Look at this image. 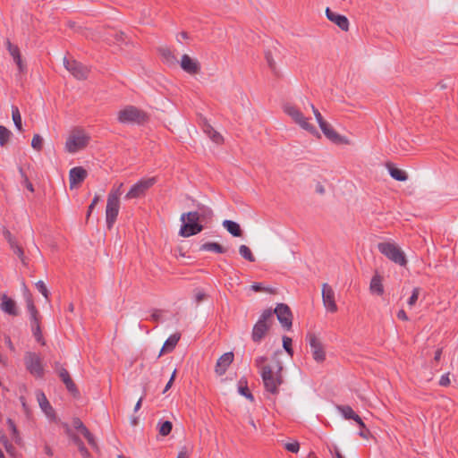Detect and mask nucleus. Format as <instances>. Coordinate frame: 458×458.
Masks as SVG:
<instances>
[{"label": "nucleus", "instance_id": "obj_17", "mask_svg": "<svg viewBox=\"0 0 458 458\" xmlns=\"http://www.w3.org/2000/svg\"><path fill=\"white\" fill-rule=\"evenodd\" d=\"M88 172L81 166H76L69 172L70 188L73 189L80 185L87 177Z\"/></svg>", "mask_w": 458, "mask_h": 458}, {"label": "nucleus", "instance_id": "obj_1", "mask_svg": "<svg viewBox=\"0 0 458 458\" xmlns=\"http://www.w3.org/2000/svg\"><path fill=\"white\" fill-rule=\"evenodd\" d=\"M212 211L208 210L207 215H211ZM206 216V212L199 213L197 211H191L182 213L180 217L182 226L179 231V235L182 237H190L196 235L203 230V225L199 224V221Z\"/></svg>", "mask_w": 458, "mask_h": 458}, {"label": "nucleus", "instance_id": "obj_25", "mask_svg": "<svg viewBox=\"0 0 458 458\" xmlns=\"http://www.w3.org/2000/svg\"><path fill=\"white\" fill-rule=\"evenodd\" d=\"M158 52L166 65L175 66L177 64L178 61L170 48L163 47L158 49Z\"/></svg>", "mask_w": 458, "mask_h": 458}, {"label": "nucleus", "instance_id": "obj_22", "mask_svg": "<svg viewBox=\"0 0 458 458\" xmlns=\"http://www.w3.org/2000/svg\"><path fill=\"white\" fill-rule=\"evenodd\" d=\"M37 395V400L38 402V404L41 408V410L44 411V413L48 417V418H53L55 416V412H54V410L51 406V404L49 403L48 400L47 399L45 394L43 392H37L36 394Z\"/></svg>", "mask_w": 458, "mask_h": 458}, {"label": "nucleus", "instance_id": "obj_57", "mask_svg": "<svg viewBox=\"0 0 458 458\" xmlns=\"http://www.w3.org/2000/svg\"><path fill=\"white\" fill-rule=\"evenodd\" d=\"M177 458H189V453L185 447H183L178 454Z\"/></svg>", "mask_w": 458, "mask_h": 458}, {"label": "nucleus", "instance_id": "obj_27", "mask_svg": "<svg viewBox=\"0 0 458 458\" xmlns=\"http://www.w3.org/2000/svg\"><path fill=\"white\" fill-rule=\"evenodd\" d=\"M222 225L233 236L241 237L242 235V231L239 224L236 222L232 220H224Z\"/></svg>", "mask_w": 458, "mask_h": 458}, {"label": "nucleus", "instance_id": "obj_54", "mask_svg": "<svg viewBox=\"0 0 458 458\" xmlns=\"http://www.w3.org/2000/svg\"><path fill=\"white\" fill-rule=\"evenodd\" d=\"M4 238L7 240V242H9L10 246L13 245L15 242V240L13 239V235L11 234V233L4 229Z\"/></svg>", "mask_w": 458, "mask_h": 458}, {"label": "nucleus", "instance_id": "obj_8", "mask_svg": "<svg viewBox=\"0 0 458 458\" xmlns=\"http://www.w3.org/2000/svg\"><path fill=\"white\" fill-rule=\"evenodd\" d=\"M272 324L273 311L270 309L265 310L253 327L251 333L252 341L255 343H259L266 336Z\"/></svg>", "mask_w": 458, "mask_h": 458}, {"label": "nucleus", "instance_id": "obj_9", "mask_svg": "<svg viewBox=\"0 0 458 458\" xmlns=\"http://www.w3.org/2000/svg\"><path fill=\"white\" fill-rule=\"evenodd\" d=\"M117 119L121 123H141L146 121L147 116L137 107L128 106L118 112Z\"/></svg>", "mask_w": 458, "mask_h": 458}, {"label": "nucleus", "instance_id": "obj_58", "mask_svg": "<svg viewBox=\"0 0 458 458\" xmlns=\"http://www.w3.org/2000/svg\"><path fill=\"white\" fill-rule=\"evenodd\" d=\"M397 318L399 319L403 320V321H407L408 320V317H407V315H406V313H405V311L403 310H401L398 311Z\"/></svg>", "mask_w": 458, "mask_h": 458}, {"label": "nucleus", "instance_id": "obj_28", "mask_svg": "<svg viewBox=\"0 0 458 458\" xmlns=\"http://www.w3.org/2000/svg\"><path fill=\"white\" fill-rule=\"evenodd\" d=\"M204 132L216 144L223 143V141H224L223 136L218 131H216L211 125H206L204 128Z\"/></svg>", "mask_w": 458, "mask_h": 458}, {"label": "nucleus", "instance_id": "obj_24", "mask_svg": "<svg viewBox=\"0 0 458 458\" xmlns=\"http://www.w3.org/2000/svg\"><path fill=\"white\" fill-rule=\"evenodd\" d=\"M382 281L383 277L378 273L373 276L369 284V291L372 294L382 295L384 293Z\"/></svg>", "mask_w": 458, "mask_h": 458}, {"label": "nucleus", "instance_id": "obj_6", "mask_svg": "<svg viewBox=\"0 0 458 458\" xmlns=\"http://www.w3.org/2000/svg\"><path fill=\"white\" fill-rule=\"evenodd\" d=\"M283 366L277 362L276 371H273L270 366H264L261 371V377L266 390L273 394L278 393V387L283 384Z\"/></svg>", "mask_w": 458, "mask_h": 458}, {"label": "nucleus", "instance_id": "obj_42", "mask_svg": "<svg viewBox=\"0 0 458 458\" xmlns=\"http://www.w3.org/2000/svg\"><path fill=\"white\" fill-rule=\"evenodd\" d=\"M292 342H293L292 338H290L288 336L283 337V347L290 356L293 355V350L292 348Z\"/></svg>", "mask_w": 458, "mask_h": 458}, {"label": "nucleus", "instance_id": "obj_55", "mask_svg": "<svg viewBox=\"0 0 458 458\" xmlns=\"http://www.w3.org/2000/svg\"><path fill=\"white\" fill-rule=\"evenodd\" d=\"M439 384L444 386H448L450 384L449 375L448 374L443 375L439 380Z\"/></svg>", "mask_w": 458, "mask_h": 458}, {"label": "nucleus", "instance_id": "obj_40", "mask_svg": "<svg viewBox=\"0 0 458 458\" xmlns=\"http://www.w3.org/2000/svg\"><path fill=\"white\" fill-rule=\"evenodd\" d=\"M5 45H6L9 54L12 55L13 58L21 55L19 47L15 45H13L10 40H6Z\"/></svg>", "mask_w": 458, "mask_h": 458}, {"label": "nucleus", "instance_id": "obj_62", "mask_svg": "<svg viewBox=\"0 0 458 458\" xmlns=\"http://www.w3.org/2000/svg\"><path fill=\"white\" fill-rule=\"evenodd\" d=\"M7 442H9L7 437L0 430V443L5 445Z\"/></svg>", "mask_w": 458, "mask_h": 458}, {"label": "nucleus", "instance_id": "obj_29", "mask_svg": "<svg viewBox=\"0 0 458 458\" xmlns=\"http://www.w3.org/2000/svg\"><path fill=\"white\" fill-rule=\"evenodd\" d=\"M202 251H213L216 253H225L226 249L217 242H206L199 247Z\"/></svg>", "mask_w": 458, "mask_h": 458}, {"label": "nucleus", "instance_id": "obj_61", "mask_svg": "<svg viewBox=\"0 0 458 458\" xmlns=\"http://www.w3.org/2000/svg\"><path fill=\"white\" fill-rule=\"evenodd\" d=\"M71 438H72V442H73L77 446H79V445H82V444H83V443H82V441L80 439V437H77V436H75V435H71Z\"/></svg>", "mask_w": 458, "mask_h": 458}, {"label": "nucleus", "instance_id": "obj_47", "mask_svg": "<svg viewBox=\"0 0 458 458\" xmlns=\"http://www.w3.org/2000/svg\"><path fill=\"white\" fill-rule=\"evenodd\" d=\"M284 448L291 453H298L300 449V444L297 441L292 442V443H286L284 445Z\"/></svg>", "mask_w": 458, "mask_h": 458}, {"label": "nucleus", "instance_id": "obj_4", "mask_svg": "<svg viewBox=\"0 0 458 458\" xmlns=\"http://www.w3.org/2000/svg\"><path fill=\"white\" fill-rule=\"evenodd\" d=\"M284 113L288 115L293 123L298 125L301 129L308 131L312 135H318L316 127L310 123V118L306 117L303 112L295 104L285 103L283 105Z\"/></svg>", "mask_w": 458, "mask_h": 458}, {"label": "nucleus", "instance_id": "obj_36", "mask_svg": "<svg viewBox=\"0 0 458 458\" xmlns=\"http://www.w3.org/2000/svg\"><path fill=\"white\" fill-rule=\"evenodd\" d=\"M7 424H8L9 429L11 430V432L13 434V438L14 442L16 444H21V438L19 435L18 429H17L14 422L11 419H8Z\"/></svg>", "mask_w": 458, "mask_h": 458}, {"label": "nucleus", "instance_id": "obj_11", "mask_svg": "<svg viewBox=\"0 0 458 458\" xmlns=\"http://www.w3.org/2000/svg\"><path fill=\"white\" fill-rule=\"evenodd\" d=\"M307 340L313 360L317 363H323L326 360L327 354L322 341L315 334H308Z\"/></svg>", "mask_w": 458, "mask_h": 458}, {"label": "nucleus", "instance_id": "obj_18", "mask_svg": "<svg viewBox=\"0 0 458 458\" xmlns=\"http://www.w3.org/2000/svg\"><path fill=\"white\" fill-rule=\"evenodd\" d=\"M325 13L327 18L338 26L342 30L347 31L349 30V21L344 15L332 12L329 7L326 8Z\"/></svg>", "mask_w": 458, "mask_h": 458}, {"label": "nucleus", "instance_id": "obj_12", "mask_svg": "<svg viewBox=\"0 0 458 458\" xmlns=\"http://www.w3.org/2000/svg\"><path fill=\"white\" fill-rule=\"evenodd\" d=\"M156 182V179L147 178L139 181L137 183L133 184L130 191L125 194V199H132L143 197L147 191L151 188Z\"/></svg>", "mask_w": 458, "mask_h": 458}, {"label": "nucleus", "instance_id": "obj_30", "mask_svg": "<svg viewBox=\"0 0 458 458\" xmlns=\"http://www.w3.org/2000/svg\"><path fill=\"white\" fill-rule=\"evenodd\" d=\"M388 170L390 175L396 181L404 182L408 178L406 172L403 170L393 166H388Z\"/></svg>", "mask_w": 458, "mask_h": 458}, {"label": "nucleus", "instance_id": "obj_3", "mask_svg": "<svg viewBox=\"0 0 458 458\" xmlns=\"http://www.w3.org/2000/svg\"><path fill=\"white\" fill-rule=\"evenodd\" d=\"M90 141V135L82 128L75 127L70 131L64 145V149L70 154L85 149Z\"/></svg>", "mask_w": 458, "mask_h": 458}, {"label": "nucleus", "instance_id": "obj_37", "mask_svg": "<svg viewBox=\"0 0 458 458\" xmlns=\"http://www.w3.org/2000/svg\"><path fill=\"white\" fill-rule=\"evenodd\" d=\"M27 307L30 313V319L31 320L38 319V310L30 298H28V300H27Z\"/></svg>", "mask_w": 458, "mask_h": 458}, {"label": "nucleus", "instance_id": "obj_15", "mask_svg": "<svg viewBox=\"0 0 458 458\" xmlns=\"http://www.w3.org/2000/svg\"><path fill=\"white\" fill-rule=\"evenodd\" d=\"M322 301L323 305L327 311L331 313L337 311L335 291L327 283L322 284Z\"/></svg>", "mask_w": 458, "mask_h": 458}, {"label": "nucleus", "instance_id": "obj_13", "mask_svg": "<svg viewBox=\"0 0 458 458\" xmlns=\"http://www.w3.org/2000/svg\"><path fill=\"white\" fill-rule=\"evenodd\" d=\"M64 65L78 80H85L89 75V70L76 60H69L64 57Z\"/></svg>", "mask_w": 458, "mask_h": 458}, {"label": "nucleus", "instance_id": "obj_23", "mask_svg": "<svg viewBox=\"0 0 458 458\" xmlns=\"http://www.w3.org/2000/svg\"><path fill=\"white\" fill-rule=\"evenodd\" d=\"M1 299L2 302L0 304V307L4 312L12 316L18 315L16 303L13 300L9 298L6 294H4Z\"/></svg>", "mask_w": 458, "mask_h": 458}, {"label": "nucleus", "instance_id": "obj_35", "mask_svg": "<svg viewBox=\"0 0 458 458\" xmlns=\"http://www.w3.org/2000/svg\"><path fill=\"white\" fill-rule=\"evenodd\" d=\"M239 253L243 259H247L248 261H250V262L255 261V258H254L250 249L248 246H246L244 244L241 245L239 247Z\"/></svg>", "mask_w": 458, "mask_h": 458}, {"label": "nucleus", "instance_id": "obj_39", "mask_svg": "<svg viewBox=\"0 0 458 458\" xmlns=\"http://www.w3.org/2000/svg\"><path fill=\"white\" fill-rule=\"evenodd\" d=\"M42 146H43V139L40 135L38 134H35L32 138V140H31V147L39 151L41 150L42 148Z\"/></svg>", "mask_w": 458, "mask_h": 458}, {"label": "nucleus", "instance_id": "obj_53", "mask_svg": "<svg viewBox=\"0 0 458 458\" xmlns=\"http://www.w3.org/2000/svg\"><path fill=\"white\" fill-rule=\"evenodd\" d=\"M267 358L265 356H259L255 359V364L258 368H259L262 370V368L264 367L263 364L266 362Z\"/></svg>", "mask_w": 458, "mask_h": 458}, {"label": "nucleus", "instance_id": "obj_21", "mask_svg": "<svg viewBox=\"0 0 458 458\" xmlns=\"http://www.w3.org/2000/svg\"><path fill=\"white\" fill-rule=\"evenodd\" d=\"M233 360V352H225L216 361V372L217 375L221 376L225 373L227 368Z\"/></svg>", "mask_w": 458, "mask_h": 458}, {"label": "nucleus", "instance_id": "obj_7", "mask_svg": "<svg viewBox=\"0 0 458 458\" xmlns=\"http://www.w3.org/2000/svg\"><path fill=\"white\" fill-rule=\"evenodd\" d=\"M378 250L394 263L405 267L407 259L403 250L394 242H383L377 244Z\"/></svg>", "mask_w": 458, "mask_h": 458}, {"label": "nucleus", "instance_id": "obj_2", "mask_svg": "<svg viewBox=\"0 0 458 458\" xmlns=\"http://www.w3.org/2000/svg\"><path fill=\"white\" fill-rule=\"evenodd\" d=\"M123 183L114 186L107 195L106 207V222L108 229H111L116 221L120 210V197L123 193Z\"/></svg>", "mask_w": 458, "mask_h": 458}, {"label": "nucleus", "instance_id": "obj_33", "mask_svg": "<svg viewBox=\"0 0 458 458\" xmlns=\"http://www.w3.org/2000/svg\"><path fill=\"white\" fill-rule=\"evenodd\" d=\"M12 132L6 127L0 125V145L4 147L10 140Z\"/></svg>", "mask_w": 458, "mask_h": 458}, {"label": "nucleus", "instance_id": "obj_64", "mask_svg": "<svg viewBox=\"0 0 458 458\" xmlns=\"http://www.w3.org/2000/svg\"><path fill=\"white\" fill-rule=\"evenodd\" d=\"M441 355H442V349H437V352H435L434 360L436 361H438L441 358Z\"/></svg>", "mask_w": 458, "mask_h": 458}, {"label": "nucleus", "instance_id": "obj_43", "mask_svg": "<svg viewBox=\"0 0 458 458\" xmlns=\"http://www.w3.org/2000/svg\"><path fill=\"white\" fill-rule=\"evenodd\" d=\"M82 435L87 439L88 443L89 444V445L92 448H94V449H98V448L97 441H96L94 436L89 430H84V434H82Z\"/></svg>", "mask_w": 458, "mask_h": 458}, {"label": "nucleus", "instance_id": "obj_48", "mask_svg": "<svg viewBox=\"0 0 458 458\" xmlns=\"http://www.w3.org/2000/svg\"><path fill=\"white\" fill-rule=\"evenodd\" d=\"M420 291V288H418V287H416V288H414V289L412 290L411 296V297L409 298V300H408V305H409L410 307H412V306L416 303V301H417V300H418V298H419Z\"/></svg>", "mask_w": 458, "mask_h": 458}, {"label": "nucleus", "instance_id": "obj_32", "mask_svg": "<svg viewBox=\"0 0 458 458\" xmlns=\"http://www.w3.org/2000/svg\"><path fill=\"white\" fill-rule=\"evenodd\" d=\"M31 328L36 340L42 345H45L46 343L41 334L38 318L36 320H31Z\"/></svg>", "mask_w": 458, "mask_h": 458}, {"label": "nucleus", "instance_id": "obj_10", "mask_svg": "<svg viewBox=\"0 0 458 458\" xmlns=\"http://www.w3.org/2000/svg\"><path fill=\"white\" fill-rule=\"evenodd\" d=\"M24 362L27 370L36 377H42L44 376L43 360L39 354L36 352H26L24 356Z\"/></svg>", "mask_w": 458, "mask_h": 458}, {"label": "nucleus", "instance_id": "obj_14", "mask_svg": "<svg viewBox=\"0 0 458 458\" xmlns=\"http://www.w3.org/2000/svg\"><path fill=\"white\" fill-rule=\"evenodd\" d=\"M273 311V315L276 314L278 321L282 327L289 330L293 325V315L290 308L284 303L277 304Z\"/></svg>", "mask_w": 458, "mask_h": 458}, {"label": "nucleus", "instance_id": "obj_46", "mask_svg": "<svg viewBox=\"0 0 458 458\" xmlns=\"http://www.w3.org/2000/svg\"><path fill=\"white\" fill-rule=\"evenodd\" d=\"M36 288L38 291L46 298L48 299L49 292L47 290V285L43 281H38L36 283Z\"/></svg>", "mask_w": 458, "mask_h": 458}, {"label": "nucleus", "instance_id": "obj_41", "mask_svg": "<svg viewBox=\"0 0 458 458\" xmlns=\"http://www.w3.org/2000/svg\"><path fill=\"white\" fill-rule=\"evenodd\" d=\"M13 62L16 64L19 72L24 73L27 70V65L24 63V61L21 58V55H17L16 57L13 58Z\"/></svg>", "mask_w": 458, "mask_h": 458}, {"label": "nucleus", "instance_id": "obj_60", "mask_svg": "<svg viewBox=\"0 0 458 458\" xmlns=\"http://www.w3.org/2000/svg\"><path fill=\"white\" fill-rule=\"evenodd\" d=\"M359 435L362 437V438H365V439H368L369 437V431L365 428H361V430L359 432Z\"/></svg>", "mask_w": 458, "mask_h": 458}, {"label": "nucleus", "instance_id": "obj_45", "mask_svg": "<svg viewBox=\"0 0 458 458\" xmlns=\"http://www.w3.org/2000/svg\"><path fill=\"white\" fill-rule=\"evenodd\" d=\"M19 172L21 174V178L23 179V184L25 185V187L30 192H34V187H33L32 183L30 182L28 176L25 174V173H24V171L22 170L21 167L19 168Z\"/></svg>", "mask_w": 458, "mask_h": 458}, {"label": "nucleus", "instance_id": "obj_16", "mask_svg": "<svg viewBox=\"0 0 458 458\" xmlns=\"http://www.w3.org/2000/svg\"><path fill=\"white\" fill-rule=\"evenodd\" d=\"M180 66L185 72L191 75L198 74L201 68L200 64L197 59L192 58L186 54L182 55Z\"/></svg>", "mask_w": 458, "mask_h": 458}, {"label": "nucleus", "instance_id": "obj_63", "mask_svg": "<svg viewBox=\"0 0 458 458\" xmlns=\"http://www.w3.org/2000/svg\"><path fill=\"white\" fill-rule=\"evenodd\" d=\"M251 289L254 291V292H260L262 290H264V288L261 286L260 284H254L251 285Z\"/></svg>", "mask_w": 458, "mask_h": 458}, {"label": "nucleus", "instance_id": "obj_56", "mask_svg": "<svg viewBox=\"0 0 458 458\" xmlns=\"http://www.w3.org/2000/svg\"><path fill=\"white\" fill-rule=\"evenodd\" d=\"M4 449L6 450V452L13 455L14 454V451H15V448L13 447V445L9 442H7L5 445H4Z\"/></svg>", "mask_w": 458, "mask_h": 458}, {"label": "nucleus", "instance_id": "obj_38", "mask_svg": "<svg viewBox=\"0 0 458 458\" xmlns=\"http://www.w3.org/2000/svg\"><path fill=\"white\" fill-rule=\"evenodd\" d=\"M172 428H173V425L170 421H168V420L164 421L159 426V434L161 436H167L171 432Z\"/></svg>", "mask_w": 458, "mask_h": 458}, {"label": "nucleus", "instance_id": "obj_44", "mask_svg": "<svg viewBox=\"0 0 458 458\" xmlns=\"http://www.w3.org/2000/svg\"><path fill=\"white\" fill-rule=\"evenodd\" d=\"M10 247L12 248L13 252L19 257V259L21 260V262L25 264V257H24V253H23L21 247L19 246L17 242H14Z\"/></svg>", "mask_w": 458, "mask_h": 458}, {"label": "nucleus", "instance_id": "obj_5", "mask_svg": "<svg viewBox=\"0 0 458 458\" xmlns=\"http://www.w3.org/2000/svg\"><path fill=\"white\" fill-rule=\"evenodd\" d=\"M307 106H309L314 116L316 121L318 122L319 128L323 131L324 135L332 142L336 144H342V145H350L351 140L346 138L345 136L340 135L338 132H336L333 127L324 120L321 113L315 107V106L310 102L307 101Z\"/></svg>", "mask_w": 458, "mask_h": 458}, {"label": "nucleus", "instance_id": "obj_52", "mask_svg": "<svg viewBox=\"0 0 458 458\" xmlns=\"http://www.w3.org/2000/svg\"><path fill=\"white\" fill-rule=\"evenodd\" d=\"M79 452L84 458H90V454L87 448L85 447L84 444L78 446Z\"/></svg>", "mask_w": 458, "mask_h": 458}, {"label": "nucleus", "instance_id": "obj_31", "mask_svg": "<svg viewBox=\"0 0 458 458\" xmlns=\"http://www.w3.org/2000/svg\"><path fill=\"white\" fill-rule=\"evenodd\" d=\"M238 392H239L240 394L245 396L247 399H249L250 401H253L254 397H253L252 394L250 392V390L248 388L247 381L245 379H243V378H242L239 381Z\"/></svg>", "mask_w": 458, "mask_h": 458}, {"label": "nucleus", "instance_id": "obj_50", "mask_svg": "<svg viewBox=\"0 0 458 458\" xmlns=\"http://www.w3.org/2000/svg\"><path fill=\"white\" fill-rule=\"evenodd\" d=\"M99 200H100V196L99 195H95L92 202L89 206V209H88V213H87V217L88 218L89 217L92 210L94 209L95 206L98 203Z\"/></svg>", "mask_w": 458, "mask_h": 458}, {"label": "nucleus", "instance_id": "obj_59", "mask_svg": "<svg viewBox=\"0 0 458 458\" xmlns=\"http://www.w3.org/2000/svg\"><path fill=\"white\" fill-rule=\"evenodd\" d=\"M151 318L155 321H159L160 318H161V311L160 310H155L152 314H151Z\"/></svg>", "mask_w": 458, "mask_h": 458}, {"label": "nucleus", "instance_id": "obj_34", "mask_svg": "<svg viewBox=\"0 0 458 458\" xmlns=\"http://www.w3.org/2000/svg\"><path fill=\"white\" fill-rule=\"evenodd\" d=\"M12 117L15 127L20 131H22L21 116L17 106H12Z\"/></svg>", "mask_w": 458, "mask_h": 458}, {"label": "nucleus", "instance_id": "obj_20", "mask_svg": "<svg viewBox=\"0 0 458 458\" xmlns=\"http://www.w3.org/2000/svg\"><path fill=\"white\" fill-rule=\"evenodd\" d=\"M55 370L58 373L59 377L64 383L66 388L71 393H75L77 391L76 386L73 383L69 372L63 368L59 363H55Z\"/></svg>", "mask_w": 458, "mask_h": 458}, {"label": "nucleus", "instance_id": "obj_49", "mask_svg": "<svg viewBox=\"0 0 458 458\" xmlns=\"http://www.w3.org/2000/svg\"><path fill=\"white\" fill-rule=\"evenodd\" d=\"M72 425L76 429L80 430L81 434H84V430H89L80 419L73 420Z\"/></svg>", "mask_w": 458, "mask_h": 458}, {"label": "nucleus", "instance_id": "obj_19", "mask_svg": "<svg viewBox=\"0 0 458 458\" xmlns=\"http://www.w3.org/2000/svg\"><path fill=\"white\" fill-rule=\"evenodd\" d=\"M336 409L345 420H353L360 428H365V424L361 418L352 410L351 406L338 405L336 406Z\"/></svg>", "mask_w": 458, "mask_h": 458}, {"label": "nucleus", "instance_id": "obj_26", "mask_svg": "<svg viewBox=\"0 0 458 458\" xmlns=\"http://www.w3.org/2000/svg\"><path fill=\"white\" fill-rule=\"evenodd\" d=\"M180 340V335L179 334H174L168 337V339L165 342L158 357L162 356L165 352H172L174 347L176 346L178 341Z\"/></svg>", "mask_w": 458, "mask_h": 458}, {"label": "nucleus", "instance_id": "obj_51", "mask_svg": "<svg viewBox=\"0 0 458 458\" xmlns=\"http://www.w3.org/2000/svg\"><path fill=\"white\" fill-rule=\"evenodd\" d=\"M194 298H195L196 302L199 303L206 298V294L202 291H197L194 294Z\"/></svg>", "mask_w": 458, "mask_h": 458}]
</instances>
